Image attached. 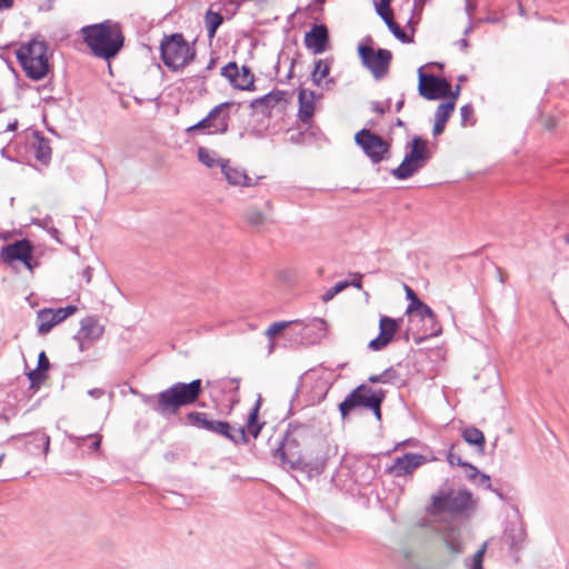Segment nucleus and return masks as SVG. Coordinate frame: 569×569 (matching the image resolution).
I'll return each mask as SVG.
<instances>
[{"label":"nucleus","mask_w":569,"mask_h":569,"mask_svg":"<svg viewBox=\"0 0 569 569\" xmlns=\"http://www.w3.org/2000/svg\"><path fill=\"white\" fill-rule=\"evenodd\" d=\"M316 442L322 445L321 439L316 437L311 425L298 421L289 422L283 437L273 450V457L280 458L286 470L306 473L310 480L325 471L327 462L323 456L313 457L307 451V448Z\"/></svg>","instance_id":"obj_1"},{"label":"nucleus","mask_w":569,"mask_h":569,"mask_svg":"<svg viewBox=\"0 0 569 569\" xmlns=\"http://www.w3.org/2000/svg\"><path fill=\"white\" fill-rule=\"evenodd\" d=\"M203 392L202 380L176 382L156 395L139 393L149 409L163 418L178 415L181 408L194 405Z\"/></svg>","instance_id":"obj_2"},{"label":"nucleus","mask_w":569,"mask_h":569,"mask_svg":"<svg viewBox=\"0 0 569 569\" xmlns=\"http://www.w3.org/2000/svg\"><path fill=\"white\" fill-rule=\"evenodd\" d=\"M79 32L91 54L107 62L114 59L124 47L121 23L110 19L83 26Z\"/></svg>","instance_id":"obj_3"},{"label":"nucleus","mask_w":569,"mask_h":569,"mask_svg":"<svg viewBox=\"0 0 569 569\" xmlns=\"http://www.w3.org/2000/svg\"><path fill=\"white\" fill-rule=\"evenodd\" d=\"M160 58L172 72H179L196 58V48L180 32L163 34L160 41Z\"/></svg>","instance_id":"obj_4"},{"label":"nucleus","mask_w":569,"mask_h":569,"mask_svg":"<svg viewBox=\"0 0 569 569\" xmlns=\"http://www.w3.org/2000/svg\"><path fill=\"white\" fill-rule=\"evenodd\" d=\"M386 390L372 389L367 383H360L352 389L339 403V412L346 419L351 411L365 408L373 412L375 417L381 419V407L386 399Z\"/></svg>","instance_id":"obj_5"},{"label":"nucleus","mask_w":569,"mask_h":569,"mask_svg":"<svg viewBox=\"0 0 569 569\" xmlns=\"http://www.w3.org/2000/svg\"><path fill=\"white\" fill-rule=\"evenodd\" d=\"M409 150L406 152L401 163L391 170V174L398 180H407L422 169L432 158L429 142L420 136H413L407 143Z\"/></svg>","instance_id":"obj_6"},{"label":"nucleus","mask_w":569,"mask_h":569,"mask_svg":"<svg viewBox=\"0 0 569 569\" xmlns=\"http://www.w3.org/2000/svg\"><path fill=\"white\" fill-rule=\"evenodd\" d=\"M372 43V37L366 36L358 44L357 51L362 66L370 70L372 76L379 80L388 73L392 53L383 48L373 49Z\"/></svg>","instance_id":"obj_7"},{"label":"nucleus","mask_w":569,"mask_h":569,"mask_svg":"<svg viewBox=\"0 0 569 569\" xmlns=\"http://www.w3.org/2000/svg\"><path fill=\"white\" fill-rule=\"evenodd\" d=\"M406 298L409 300V303L406 309V315L416 313L420 320H427L432 322V330L430 332H425L423 335H413V341L416 345L422 343L428 338L437 337L441 335L442 328L438 322L437 315L435 311L419 297L416 292L407 284H405Z\"/></svg>","instance_id":"obj_8"},{"label":"nucleus","mask_w":569,"mask_h":569,"mask_svg":"<svg viewBox=\"0 0 569 569\" xmlns=\"http://www.w3.org/2000/svg\"><path fill=\"white\" fill-rule=\"evenodd\" d=\"M355 142L373 164L390 159L391 144L370 129L362 128L355 134Z\"/></svg>","instance_id":"obj_9"},{"label":"nucleus","mask_w":569,"mask_h":569,"mask_svg":"<svg viewBox=\"0 0 569 569\" xmlns=\"http://www.w3.org/2000/svg\"><path fill=\"white\" fill-rule=\"evenodd\" d=\"M232 106V101H226L213 107L203 119L187 128V133H191L198 130H208L210 134L226 133L229 129L230 120L228 110Z\"/></svg>","instance_id":"obj_10"},{"label":"nucleus","mask_w":569,"mask_h":569,"mask_svg":"<svg viewBox=\"0 0 569 569\" xmlns=\"http://www.w3.org/2000/svg\"><path fill=\"white\" fill-rule=\"evenodd\" d=\"M433 501L429 508L432 515L449 512L451 515H460L467 511L472 503V495L469 490H460L458 493H441L433 496Z\"/></svg>","instance_id":"obj_11"},{"label":"nucleus","mask_w":569,"mask_h":569,"mask_svg":"<svg viewBox=\"0 0 569 569\" xmlns=\"http://www.w3.org/2000/svg\"><path fill=\"white\" fill-rule=\"evenodd\" d=\"M33 243L27 239L16 240L14 242L3 246L0 250V260L3 263L13 266L14 262H21L31 272L39 264L33 262Z\"/></svg>","instance_id":"obj_12"},{"label":"nucleus","mask_w":569,"mask_h":569,"mask_svg":"<svg viewBox=\"0 0 569 569\" xmlns=\"http://www.w3.org/2000/svg\"><path fill=\"white\" fill-rule=\"evenodd\" d=\"M451 83L443 77L423 72V67L418 69V93L429 101L443 99L448 96Z\"/></svg>","instance_id":"obj_13"},{"label":"nucleus","mask_w":569,"mask_h":569,"mask_svg":"<svg viewBox=\"0 0 569 569\" xmlns=\"http://www.w3.org/2000/svg\"><path fill=\"white\" fill-rule=\"evenodd\" d=\"M103 333L104 326L99 322L98 316H87L80 320V328L73 336V340L77 341L79 351L83 352L100 340Z\"/></svg>","instance_id":"obj_14"},{"label":"nucleus","mask_w":569,"mask_h":569,"mask_svg":"<svg viewBox=\"0 0 569 569\" xmlns=\"http://www.w3.org/2000/svg\"><path fill=\"white\" fill-rule=\"evenodd\" d=\"M78 308L73 305L52 309L43 308L37 312V331L39 336H46L52 328L68 317L74 315Z\"/></svg>","instance_id":"obj_15"},{"label":"nucleus","mask_w":569,"mask_h":569,"mask_svg":"<svg viewBox=\"0 0 569 569\" xmlns=\"http://www.w3.org/2000/svg\"><path fill=\"white\" fill-rule=\"evenodd\" d=\"M399 321H401V319L380 316L379 335L369 342V349L379 351L386 348L393 340L395 335L399 330Z\"/></svg>","instance_id":"obj_16"},{"label":"nucleus","mask_w":569,"mask_h":569,"mask_svg":"<svg viewBox=\"0 0 569 569\" xmlns=\"http://www.w3.org/2000/svg\"><path fill=\"white\" fill-rule=\"evenodd\" d=\"M428 459L421 453L407 452L396 458L392 466L387 468L386 472L399 478L411 475L417 468L425 465Z\"/></svg>","instance_id":"obj_17"},{"label":"nucleus","mask_w":569,"mask_h":569,"mask_svg":"<svg viewBox=\"0 0 569 569\" xmlns=\"http://www.w3.org/2000/svg\"><path fill=\"white\" fill-rule=\"evenodd\" d=\"M303 42L313 54L323 53L330 42L328 27L325 23H313L311 29L305 33Z\"/></svg>","instance_id":"obj_18"},{"label":"nucleus","mask_w":569,"mask_h":569,"mask_svg":"<svg viewBox=\"0 0 569 569\" xmlns=\"http://www.w3.org/2000/svg\"><path fill=\"white\" fill-rule=\"evenodd\" d=\"M12 440L23 439L26 450L30 455H39L42 452L44 456L50 450V437L43 430H37L28 433H19L11 438Z\"/></svg>","instance_id":"obj_19"},{"label":"nucleus","mask_w":569,"mask_h":569,"mask_svg":"<svg viewBox=\"0 0 569 569\" xmlns=\"http://www.w3.org/2000/svg\"><path fill=\"white\" fill-rule=\"evenodd\" d=\"M48 42L41 36H38L32 38L27 43L21 44L20 48L16 51V57L19 64H26L30 58L32 59L48 56Z\"/></svg>","instance_id":"obj_20"},{"label":"nucleus","mask_w":569,"mask_h":569,"mask_svg":"<svg viewBox=\"0 0 569 569\" xmlns=\"http://www.w3.org/2000/svg\"><path fill=\"white\" fill-rule=\"evenodd\" d=\"M302 346L319 343L327 335V322L321 318H311L302 323Z\"/></svg>","instance_id":"obj_21"},{"label":"nucleus","mask_w":569,"mask_h":569,"mask_svg":"<svg viewBox=\"0 0 569 569\" xmlns=\"http://www.w3.org/2000/svg\"><path fill=\"white\" fill-rule=\"evenodd\" d=\"M209 432L223 437L236 446L249 443L244 428H234L228 421L214 420Z\"/></svg>","instance_id":"obj_22"},{"label":"nucleus","mask_w":569,"mask_h":569,"mask_svg":"<svg viewBox=\"0 0 569 569\" xmlns=\"http://www.w3.org/2000/svg\"><path fill=\"white\" fill-rule=\"evenodd\" d=\"M287 92L282 90H272L269 93L256 98L250 102V108L254 112H260L262 114L268 113L271 109H273L278 103L282 101H287L286 99Z\"/></svg>","instance_id":"obj_23"},{"label":"nucleus","mask_w":569,"mask_h":569,"mask_svg":"<svg viewBox=\"0 0 569 569\" xmlns=\"http://www.w3.org/2000/svg\"><path fill=\"white\" fill-rule=\"evenodd\" d=\"M21 69L24 71L26 76L33 81L42 80L50 70V63L48 56H42L40 58H30L28 59L26 64H20Z\"/></svg>","instance_id":"obj_24"},{"label":"nucleus","mask_w":569,"mask_h":569,"mask_svg":"<svg viewBox=\"0 0 569 569\" xmlns=\"http://www.w3.org/2000/svg\"><path fill=\"white\" fill-rule=\"evenodd\" d=\"M221 172L226 177L228 183L232 186L251 187L257 184V182H253V180L247 174L246 170L232 167L229 159H227L222 164Z\"/></svg>","instance_id":"obj_25"},{"label":"nucleus","mask_w":569,"mask_h":569,"mask_svg":"<svg viewBox=\"0 0 569 569\" xmlns=\"http://www.w3.org/2000/svg\"><path fill=\"white\" fill-rule=\"evenodd\" d=\"M316 98L315 91H308L307 89H300L298 93V118L301 122L307 123L313 117L315 104L313 99Z\"/></svg>","instance_id":"obj_26"},{"label":"nucleus","mask_w":569,"mask_h":569,"mask_svg":"<svg viewBox=\"0 0 569 569\" xmlns=\"http://www.w3.org/2000/svg\"><path fill=\"white\" fill-rule=\"evenodd\" d=\"M262 403L261 395H258L254 406L248 413L247 423L243 427L247 436H251L253 439H257L264 426V422L259 421V410Z\"/></svg>","instance_id":"obj_27"},{"label":"nucleus","mask_w":569,"mask_h":569,"mask_svg":"<svg viewBox=\"0 0 569 569\" xmlns=\"http://www.w3.org/2000/svg\"><path fill=\"white\" fill-rule=\"evenodd\" d=\"M455 111L452 101L441 102L435 112V123L432 128V134L435 137L441 134L446 128V123L450 116Z\"/></svg>","instance_id":"obj_28"},{"label":"nucleus","mask_w":569,"mask_h":569,"mask_svg":"<svg viewBox=\"0 0 569 569\" xmlns=\"http://www.w3.org/2000/svg\"><path fill=\"white\" fill-rule=\"evenodd\" d=\"M526 530L521 525H511L505 530V541L511 551H519L526 541Z\"/></svg>","instance_id":"obj_29"},{"label":"nucleus","mask_w":569,"mask_h":569,"mask_svg":"<svg viewBox=\"0 0 569 569\" xmlns=\"http://www.w3.org/2000/svg\"><path fill=\"white\" fill-rule=\"evenodd\" d=\"M460 447H461V445L459 442L452 443L450 446L448 453H447V461L449 462L450 466H459L463 469L471 470V473L468 475V478L471 480L476 479L477 476L479 475V470L470 462H467L461 459Z\"/></svg>","instance_id":"obj_30"},{"label":"nucleus","mask_w":569,"mask_h":569,"mask_svg":"<svg viewBox=\"0 0 569 569\" xmlns=\"http://www.w3.org/2000/svg\"><path fill=\"white\" fill-rule=\"evenodd\" d=\"M36 143L34 158L42 164H48L51 160L52 150L50 147V140L43 137L39 131H34Z\"/></svg>","instance_id":"obj_31"},{"label":"nucleus","mask_w":569,"mask_h":569,"mask_svg":"<svg viewBox=\"0 0 569 569\" xmlns=\"http://www.w3.org/2000/svg\"><path fill=\"white\" fill-rule=\"evenodd\" d=\"M442 539L450 552L458 555L463 551V543L461 541V532L459 528L451 526L447 527L443 530Z\"/></svg>","instance_id":"obj_32"},{"label":"nucleus","mask_w":569,"mask_h":569,"mask_svg":"<svg viewBox=\"0 0 569 569\" xmlns=\"http://www.w3.org/2000/svg\"><path fill=\"white\" fill-rule=\"evenodd\" d=\"M461 437L468 445L475 446L480 453L485 452L486 438L480 429L468 427L462 430Z\"/></svg>","instance_id":"obj_33"},{"label":"nucleus","mask_w":569,"mask_h":569,"mask_svg":"<svg viewBox=\"0 0 569 569\" xmlns=\"http://www.w3.org/2000/svg\"><path fill=\"white\" fill-rule=\"evenodd\" d=\"M332 62L333 58L318 59L315 61V68L311 71V81L315 86H320L321 81L329 76Z\"/></svg>","instance_id":"obj_34"},{"label":"nucleus","mask_w":569,"mask_h":569,"mask_svg":"<svg viewBox=\"0 0 569 569\" xmlns=\"http://www.w3.org/2000/svg\"><path fill=\"white\" fill-rule=\"evenodd\" d=\"M223 23V16L213 11L212 9H208L204 13V27L208 33V38H214L217 30Z\"/></svg>","instance_id":"obj_35"},{"label":"nucleus","mask_w":569,"mask_h":569,"mask_svg":"<svg viewBox=\"0 0 569 569\" xmlns=\"http://www.w3.org/2000/svg\"><path fill=\"white\" fill-rule=\"evenodd\" d=\"M197 157L199 162H201L203 166L208 168H214L220 167L222 168V164L227 159L218 158L217 153L214 151H211L204 147H199L197 150Z\"/></svg>","instance_id":"obj_36"},{"label":"nucleus","mask_w":569,"mask_h":569,"mask_svg":"<svg viewBox=\"0 0 569 569\" xmlns=\"http://www.w3.org/2000/svg\"><path fill=\"white\" fill-rule=\"evenodd\" d=\"M233 88L242 91H253L256 89L254 74L248 66L243 64L241 69H239V79Z\"/></svg>","instance_id":"obj_37"},{"label":"nucleus","mask_w":569,"mask_h":569,"mask_svg":"<svg viewBox=\"0 0 569 569\" xmlns=\"http://www.w3.org/2000/svg\"><path fill=\"white\" fill-rule=\"evenodd\" d=\"M186 418L188 419L191 426L207 431H210L212 423L214 421L213 419H209L207 412L200 411H190L187 413Z\"/></svg>","instance_id":"obj_38"},{"label":"nucleus","mask_w":569,"mask_h":569,"mask_svg":"<svg viewBox=\"0 0 569 569\" xmlns=\"http://www.w3.org/2000/svg\"><path fill=\"white\" fill-rule=\"evenodd\" d=\"M399 379V373L393 367L385 369L380 375H372L368 378L371 383H393Z\"/></svg>","instance_id":"obj_39"},{"label":"nucleus","mask_w":569,"mask_h":569,"mask_svg":"<svg viewBox=\"0 0 569 569\" xmlns=\"http://www.w3.org/2000/svg\"><path fill=\"white\" fill-rule=\"evenodd\" d=\"M47 372L48 371L38 368H34L33 370L29 371L27 373V377L30 382V389L37 391L48 378Z\"/></svg>","instance_id":"obj_40"},{"label":"nucleus","mask_w":569,"mask_h":569,"mask_svg":"<svg viewBox=\"0 0 569 569\" xmlns=\"http://www.w3.org/2000/svg\"><path fill=\"white\" fill-rule=\"evenodd\" d=\"M290 322L291 325L288 327L286 336L295 343L301 345L302 323H305V320H292Z\"/></svg>","instance_id":"obj_41"},{"label":"nucleus","mask_w":569,"mask_h":569,"mask_svg":"<svg viewBox=\"0 0 569 569\" xmlns=\"http://www.w3.org/2000/svg\"><path fill=\"white\" fill-rule=\"evenodd\" d=\"M220 74L226 78L232 87L239 79V67L236 61H230L221 68Z\"/></svg>","instance_id":"obj_42"},{"label":"nucleus","mask_w":569,"mask_h":569,"mask_svg":"<svg viewBox=\"0 0 569 569\" xmlns=\"http://www.w3.org/2000/svg\"><path fill=\"white\" fill-rule=\"evenodd\" d=\"M389 29V31L393 34L396 39H398L402 43H411L413 42V37L407 34V32L403 31V29L395 21H388L386 24Z\"/></svg>","instance_id":"obj_43"},{"label":"nucleus","mask_w":569,"mask_h":569,"mask_svg":"<svg viewBox=\"0 0 569 569\" xmlns=\"http://www.w3.org/2000/svg\"><path fill=\"white\" fill-rule=\"evenodd\" d=\"M246 220L252 227L259 228L267 221V218L260 210L252 208L247 211Z\"/></svg>","instance_id":"obj_44"},{"label":"nucleus","mask_w":569,"mask_h":569,"mask_svg":"<svg viewBox=\"0 0 569 569\" xmlns=\"http://www.w3.org/2000/svg\"><path fill=\"white\" fill-rule=\"evenodd\" d=\"M358 467L365 468V471L361 478L356 476V482H359L360 485H369L371 480L375 479L376 477V469L368 462H359Z\"/></svg>","instance_id":"obj_45"},{"label":"nucleus","mask_w":569,"mask_h":569,"mask_svg":"<svg viewBox=\"0 0 569 569\" xmlns=\"http://www.w3.org/2000/svg\"><path fill=\"white\" fill-rule=\"evenodd\" d=\"M349 287V280H342L337 282L335 286L329 288L321 297L323 302H329L337 296L339 292L343 291Z\"/></svg>","instance_id":"obj_46"},{"label":"nucleus","mask_w":569,"mask_h":569,"mask_svg":"<svg viewBox=\"0 0 569 569\" xmlns=\"http://www.w3.org/2000/svg\"><path fill=\"white\" fill-rule=\"evenodd\" d=\"M460 117H461V126H473L476 123V119L473 116V107L471 103L463 104L460 108Z\"/></svg>","instance_id":"obj_47"},{"label":"nucleus","mask_w":569,"mask_h":569,"mask_svg":"<svg viewBox=\"0 0 569 569\" xmlns=\"http://www.w3.org/2000/svg\"><path fill=\"white\" fill-rule=\"evenodd\" d=\"M291 325V322L289 321H278V322H273L271 323L267 331H266V336L270 339H273L276 336H278L279 333L283 332L284 330H288V327Z\"/></svg>","instance_id":"obj_48"},{"label":"nucleus","mask_w":569,"mask_h":569,"mask_svg":"<svg viewBox=\"0 0 569 569\" xmlns=\"http://www.w3.org/2000/svg\"><path fill=\"white\" fill-rule=\"evenodd\" d=\"M486 543L482 545L480 549L472 556L471 562L468 566V569H483L482 562H483V556L486 552Z\"/></svg>","instance_id":"obj_49"},{"label":"nucleus","mask_w":569,"mask_h":569,"mask_svg":"<svg viewBox=\"0 0 569 569\" xmlns=\"http://www.w3.org/2000/svg\"><path fill=\"white\" fill-rule=\"evenodd\" d=\"M216 64H217V58L212 57L209 60L207 67L202 71H200L199 73L194 74L192 77V79L196 80V81H201L202 83H204L207 78H208V72L213 70Z\"/></svg>","instance_id":"obj_50"},{"label":"nucleus","mask_w":569,"mask_h":569,"mask_svg":"<svg viewBox=\"0 0 569 569\" xmlns=\"http://www.w3.org/2000/svg\"><path fill=\"white\" fill-rule=\"evenodd\" d=\"M375 9L377 14L383 20V22L387 24L388 21H392L393 18V10L391 7H383V6H376Z\"/></svg>","instance_id":"obj_51"},{"label":"nucleus","mask_w":569,"mask_h":569,"mask_svg":"<svg viewBox=\"0 0 569 569\" xmlns=\"http://www.w3.org/2000/svg\"><path fill=\"white\" fill-rule=\"evenodd\" d=\"M31 223L47 230L48 228H50L53 224V220H52L51 216L47 214L46 217H43L41 219L32 218Z\"/></svg>","instance_id":"obj_52"},{"label":"nucleus","mask_w":569,"mask_h":569,"mask_svg":"<svg viewBox=\"0 0 569 569\" xmlns=\"http://www.w3.org/2000/svg\"><path fill=\"white\" fill-rule=\"evenodd\" d=\"M390 106H391V99L388 98L386 100V103L382 104L381 102L379 101H372L371 102V110L377 112V113H380V114H383L386 113L387 111H389L390 109Z\"/></svg>","instance_id":"obj_53"},{"label":"nucleus","mask_w":569,"mask_h":569,"mask_svg":"<svg viewBox=\"0 0 569 569\" xmlns=\"http://www.w3.org/2000/svg\"><path fill=\"white\" fill-rule=\"evenodd\" d=\"M66 436L67 438L72 442L74 443L76 446L80 447L84 443V441L87 439H90L92 437H96V433H89V435H86V436H74L72 433H68L66 432Z\"/></svg>","instance_id":"obj_54"},{"label":"nucleus","mask_w":569,"mask_h":569,"mask_svg":"<svg viewBox=\"0 0 569 569\" xmlns=\"http://www.w3.org/2000/svg\"><path fill=\"white\" fill-rule=\"evenodd\" d=\"M50 366L51 365H50L49 358L47 357V353L44 351H41L38 355L37 368L48 371L50 369Z\"/></svg>","instance_id":"obj_55"},{"label":"nucleus","mask_w":569,"mask_h":569,"mask_svg":"<svg viewBox=\"0 0 569 569\" xmlns=\"http://www.w3.org/2000/svg\"><path fill=\"white\" fill-rule=\"evenodd\" d=\"M460 92H461V86L457 84L453 90H452V88L450 89V92L446 97L447 101L453 102V109L456 108V101L459 98Z\"/></svg>","instance_id":"obj_56"},{"label":"nucleus","mask_w":569,"mask_h":569,"mask_svg":"<svg viewBox=\"0 0 569 569\" xmlns=\"http://www.w3.org/2000/svg\"><path fill=\"white\" fill-rule=\"evenodd\" d=\"M477 9V3L472 0H465V10L468 16V20L471 21L472 14Z\"/></svg>","instance_id":"obj_57"},{"label":"nucleus","mask_w":569,"mask_h":569,"mask_svg":"<svg viewBox=\"0 0 569 569\" xmlns=\"http://www.w3.org/2000/svg\"><path fill=\"white\" fill-rule=\"evenodd\" d=\"M351 276H352V279L349 281V286H352L357 289H361L363 276L359 272L351 273Z\"/></svg>","instance_id":"obj_58"},{"label":"nucleus","mask_w":569,"mask_h":569,"mask_svg":"<svg viewBox=\"0 0 569 569\" xmlns=\"http://www.w3.org/2000/svg\"><path fill=\"white\" fill-rule=\"evenodd\" d=\"M557 127V119L553 116H548L543 119V128L548 131L553 130Z\"/></svg>","instance_id":"obj_59"},{"label":"nucleus","mask_w":569,"mask_h":569,"mask_svg":"<svg viewBox=\"0 0 569 569\" xmlns=\"http://www.w3.org/2000/svg\"><path fill=\"white\" fill-rule=\"evenodd\" d=\"M415 9H411L410 16L406 22L407 28H409L412 33L416 31V26L418 24V21L415 20Z\"/></svg>","instance_id":"obj_60"},{"label":"nucleus","mask_w":569,"mask_h":569,"mask_svg":"<svg viewBox=\"0 0 569 569\" xmlns=\"http://www.w3.org/2000/svg\"><path fill=\"white\" fill-rule=\"evenodd\" d=\"M477 477H479V485L480 486H483L487 489H491V480H490V477L488 475L481 473L479 471V475Z\"/></svg>","instance_id":"obj_61"},{"label":"nucleus","mask_w":569,"mask_h":569,"mask_svg":"<svg viewBox=\"0 0 569 569\" xmlns=\"http://www.w3.org/2000/svg\"><path fill=\"white\" fill-rule=\"evenodd\" d=\"M52 239L57 242L61 243L60 231L52 224L50 228L46 230Z\"/></svg>","instance_id":"obj_62"},{"label":"nucleus","mask_w":569,"mask_h":569,"mask_svg":"<svg viewBox=\"0 0 569 569\" xmlns=\"http://www.w3.org/2000/svg\"><path fill=\"white\" fill-rule=\"evenodd\" d=\"M92 268L91 267H86L82 272H81V277L86 280L87 283H90L91 282V279H92Z\"/></svg>","instance_id":"obj_63"},{"label":"nucleus","mask_w":569,"mask_h":569,"mask_svg":"<svg viewBox=\"0 0 569 569\" xmlns=\"http://www.w3.org/2000/svg\"><path fill=\"white\" fill-rule=\"evenodd\" d=\"M88 395L92 398L99 399L104 395V390L101 388H92L88 390Z\"/></svg>","instance_id":"obj_64"}]
</instances>
